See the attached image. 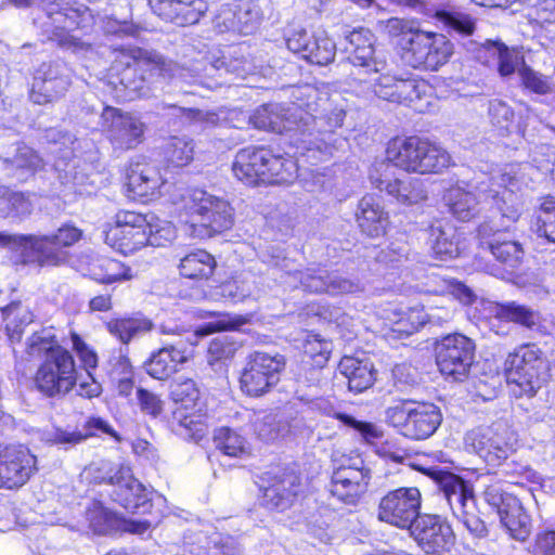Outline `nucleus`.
<instances>
[{
  "label": "nucleus",
  "instance_id": "obj_1",
  "mask_svg": "<svg viewBox=\"0 0 555 555\" xmlns=\"http://www.w3.org/2000/svg\"><path fill=\"white\" fill-rule=\"evenodd\" d=\"M241 48H234L229 53L232 59L227 60L224 53L221 56L212 55L208 65L196 61L192 68H185L172 61H166L156 52L141 48H120L113 50V61L109 68L111 76H116L118 82L139 96H146L152 89H156L163 82L175 80L188 83L201 82L203 78L218 75L222 78L225 74L245 77L253 73L251 64L243 57Z\"/></svg>",
  "mask_w": 555,
  "mask_h": 555
},
{
  "label": "nucleus",
  "instance_id": "obj_2",
  "mask_svg": "<svg viewBox=\"0 0 555 555\" xmlns=\"http://www.w3.org/2000/svg\"><path fill=\"white\" fill-rule=\"evenodd\" d=\"M534 168L529 164H508L490 175L482 173L476 181L456 183L443 194L450 212L461 221H468L480 210L479 206L491 202L501 215L502 229L518 220L522 202L517 194L532 181Z\"/></svg>",
  "mask_w": 555,
  "mask_h": 555
},
{
  "label": "nucleus",
  "instance_id": "obj_3",
  "mask_svg": "<svg viewBox=\"0 0 555 555\" xmlns=\"http://www.w3.org/2000/svg\"><path fill=\"white\" fill-rule=\"evenodd\" d=\"M26 352L33 359H40L34 376V385L40 393L50 398L64 395L77 384L73 356L49 331L34 333L28 338Z\"/></svg>",
  "mask_w": 555,
  "mask_h": 555
},
{
  "label": "nucleus",
  "instance_id": "obj_4",
  "mask_svg": "<svg viewBox=\"0 0 555 555\" xmlns=\"http://www.w3.org/2000/svg\"><path fill=\"white\" fill-rule=\"evenodd\" d=\"M40 5L42 13L34 17V23L48 40L75 53L90 49L76 34L88 31L94 24L88 7L76 0H40Z\"/></svg>",
  "mask_w": 555,
  "mask_h": 555
},
{
  "label": "nucleus",
  "instance_id": "obj_5",
  "mask_svg": "<svg viewBox=\"0 0 555 555\" xmlns=\"http://www.w3.org/2000/svg\"><path fill=\"white\" fill-rule=\"evenodd\" d=\"M297 149L299 158L274 155L271 150L262 146H248L240 150L233 160L232 171L234 176L247 185L287 184L299 177L302 164L313 165L311 159L301 156V150Z\"/></svg>",
  "mask_w": 555,
  "mask_h": 555
},
{
  "label": "nucleus",
  "instance_id": "obj_6",
  "mask_svg": "<svg viewBox=\"0 0 555 555\" xmlns=\"http://www.w3.org/2000/svg\"><path fill=\"white\" fill-rule=\"evenodd\" d=\"M386 158L392 166L418 175L441 173L452 165V157L444 147L418 135L391 139L386 147Z\"/></svg>",
  "mask_w": 555,
  "mask_h": 555
},
{
  "label": "nucleus",
  "instance_id": "obj_7",
  "mask_svg": "<svg viewBox=\"0 0 555 555\" xmlns=\"http://www.w3.org/2000/svg\"><path fill=\"white\" fill-rule=\"evenodd\" d=\"M375 36L365 28L353 29L346 36L344 48L347 60L358 73L349 81L351 91L360 98H364L361 91L364 85L375 88V82L386 75L390 68L386 55L375 49Z\"/></svg>",
  "mask_w": 555,
  "mask_h": 555
},
{
  "label": "nucleus",
  "instance_id": "obj_8",
  "mask_svg": "<svg viewBox=\"0 0 555 555\" xmlns=\"http://www.w3.org/2000/svg\"><path fill=\"white\" fill-rule=\"evenodd\" d=\"M311 120V116L308 113L304 115V107L296 103L288 106L279 103L264 104L255 109L249 117L250 124L257 129L279 133L289 132L295 146L307 150L308 153L312 151V156L315 157L317 153L326 152L328 145L325 144L324 150L319 145L317 150L311 147L313 141L305 137V127Z\"/></svg>",
  "mask_w": 555,
  "mask_h": 555
},
{
  "label": "nucleus",
  "instance_id": "obj_9",
  "mask_svg": "<svg viewBox=\"0 0 555 555\" xmlns=\"http://www.w3.org/2000/svg\"><path fill=\"white\" fill-rule=\"evenodd\" d=\"M548 363L535 344H525L505 360L506 380L515 396L532 397L548 378Z\"/></svg>",
  "mask_w": 555,
  "mask_h": 555
},
{
  "label": "nucleus",
  "instance_id": "obj_10",
  "mask_svg": "<svg viewBox=\"0 0 555 555\" xmlns=\"http://www.w3.org/2000/svg\"><path fill=\"white\" fill-rule=\"evenodd\" d=\"M95 483L108 482L114 486V500L131 513L145 514L150 511L151 498L145 487L132 475L128 465H114L101 460L87 469Z\"/></svg>",
  "mask_w": 555,
  "mask_h": 555
},
{
  "label": "nucleus",
  "instance_id": "obj_11",
  "mask_svg": "<svg viewBox=\"0 0 555 555\" xmlns=\"http://www.w3.org/2000/svg\"><path fill=\"white\" fill-rule=\"evenodd\" d=\"M270 263L274 269L283 271L282 283L291 287L300 285L304 291L310 293H325L328 295L352 294L363 291L359 281L343 276L339 272H330L323 267H311L305 271H298L293 268L289 259L280 256H272Z\"/></svg>",
  "mask_w": 555,
  "mask_h": 555
},
{
  "label": "nucleus",
  "instance_id": "obj_12",
  "mask_svg": "<svg viewBox=\"0 0 555 555\" xmlns=\"http://www.w3.org/2000/svg\"><path fill=\"white\" fill-rule=\"evenodd\" d=\"M361 91L364 93V99L376 96L403 104L420 114L429 112L433 106L431 87L425 80L397 78L390 74V70L375 82V88L364 85Z\"/></svg>",
  "mask_w": 555,
  "mask_h": 555
},
{
  "label": "nucleus",
  "instance_id": "obj_13",
  "mask_svg": "<svg viewBox=\"0 0 555 555\" xmlns=\"http://www.w3.org/2000/svg\"><path fill=\"white\" fill-rule=\"evenodd\" d=\"M182 202L192 225L198 223L207 235L229 230L234 223V209L223 196L194 189L182 196Z\"/></svg>",
  "mask_w": 555,
  "mask_h": 555
},
{
  "label": "nucleus",
  "instance_id": "obj_14",
  "mask_svg": "<svg viewBox=\"0 0 555 555\" xmlns=\"http://www.w3.org/2000/svg\"><path fill=\"white\" fill-rule=\"evenodd\" d=\"M438 482L457 521L461 522L473 537H485L487 534V527L479 517L472 483L452 473H440Z\"/></svg>",
  "mask_w": 555,
  "mask_h": 555
},
{
  "label": "nucleus",
  "instance_id": "obj_15",
  "mask_svg": "<svg viewBox=\"0 0 555 555\" xmlns=\"http://www.w3.org/2000/svg\"><path fill=\"white\" fill-rule=\"evenodd\" d=\"M230 327L232 325L224 321L210 322L198 327L195 333H189L185 337L165 345L145 362L146 373L155 379L168 378L192 357V347L197 336H206Z\"/></svg>",
  "mask_w": 555,
  "mask_h": 555
},
{
  "label": "nucleus",
  "instance_id": "obj_16",
  "mask_svg": "<svg viewBox=\"0 0 555 555\" xmlns=\"http://www.w3.org/2000/svg\"><path fill=\"white\" fill-rule=\"evenodd\" d=\"M465 444L489 465L499 466L516 452L518 436L506 423L498 422L468 431Z\"/></svg>",
  "mask_w": 555,
  "mask_h": 555
},
{
  "label": "nucleus",
  "instance_id": "obj_17",
  "mask_svg": "<svg viewBox=\"0 0 555 555\" xmlns=\"http://www.w3.org/2000/svg\"><path fill=\"white\" fill-rule=\"evenodd\" d=\"M453 53L452 42L442 34L416 30L409 34L402 60L411 67L438 70Z\"/></svg>",
  "mask_w": 555,
  "mask_h": 555
},
{
  "label": "nucleus",
  "instance_id": "obj_18",
  "mask_svg": "<svg viewBox=\"0 0 555 555\" xmlns=\"http://www.w3.org/2000/svg\"><path fill=\"white\" fill-rule=\"evenodd\" d=\"M387 422L402 436L423 440L436 433L441 424L440 409L433 403H402L386 410Z\"/></svg>",
  "mask_w": 555,
  "mask_h": 555
},
{
  "label": "nucleus",
  "instance_id": "obj_19",
  "mask_svg": "<svg viewBox=\"0 0 555 555\" xmlns=\"http://www.w3.org/2000/svg\"><path fill=\"white\" fill-rule=\"evenodd\" d=\"M82 237V231L72 223H65L50 235H28L22 238L26 261L40 266H57L67 258L65 248Z\"/></svg>",
  "mask_w": 555,
  "mask_h": 555
},
{
  "label": "nucleus",
  "instance_id": "obj_20",
  "mask_svg": "<svg viewBox=\"0 0 555 555\" xmlns=\"http://www.w3.org/2000/svg\"><path fill=\"white\" fill-rule=\"evenodd\" d=\"M147 216L119 210L104 230L105 243L116 251L128 256L147 246Z\"/></svg>",
  "mask_w": 555,
  "mask_h": 555
},
{
  "label": "nucleus",
  "instance_id": "obj_21",
  "mask_svg": "<svg viewBox=\"0 0 555 555\" xmlns=\"http://www.w3.org/2000/svg\"><path fill=\"white\" fill-rule=\"evenodd\" d=\"M422 494L416 487H401L387 492L377 506V519L402 530H409L421 515Z\"/></svg>",
  "mask_w": 555,
  "mask_h": 555
},
{
  "label": "nucleus",
  "instance_id": "obj_22",
  "mask_svg": "<svg viewBox=\"0 0 555 555\" xmlns=\"http://www.w3.org/2000/svg\"><path fill=\"white\" fill-rule=\"evenodd\" d=\"M312 111L311 104L307 103V109L304 108V115L308 113L312 120L305 127V137L313 141L311 144L313 150H317L318 145L324 150L325 144L328 145V150L326 152L317 153L315 157L312 156V151L308 153L307 150H301V156L307 157L308 162L311 159L312 164H318L333 154L336 143L334 131L343 126L346 111L343 106L332 107L331 105L328 108H324V114L319 116L314 115Z\"/></svg>",
  "mask_w": 555,
  "mask_h": 555
},
{
  "label": "nucleus",
  "instance_id": "obj_23",
  "mask_svg": "<svg viewBox=\"0 0 555 555\" xmlns=\"http://www.w3.org/2000/svg\"><path fill=\"white\" fill-rule=\"evenodd\" d=\"M284 365L282 356L250 354L240 377L242 391L250 397L264 395L279 383Z\"/></svg>",
  "mask_w": 555,
  "mask_h": 555
},
{
  "label": "nucleus",
  "instance_id": "obj_24",
  "mask_svg": "<svg viewBox=\"0 0 555 555\" xmlns=\"http://www.w3.org/2000/svg\"><path fill=\"white\" fill-rule=\"evenodd\" d=\"M474 357V341L462 334L443 337L436 348V362L439 371L453 380H463L467 376Z\"/></svg>",
  "mask_w": 555,
  "mask_h": 555
},
{
  "label": "nucleus",
  "instance_id": "obj_25",
  "mask_svg": "<svg viewBox=\"0 0 555 555\" xmlns=\"http://www.w3.org/2000/svg\"><path fill=\"white\" fill-rule=\"evenodd\" d=\"M101 119L103 131L115 150H132L143 141L145 125L139 117L106 106Z\"/></svg>",
  "mask_w": 555,
  "mask_h": 555
},
{
  "label": "nucleus",
  "instance_id": "obj_26",
  "mask_svg": "<svg viewBox=\"0 0 555 555\" xmlns=\"http://www.w3.org/2000/svg\"><path fill=\"white\" fill-rule=\"evenodd\" d=\"M37 470V456L26 446L0 447V489L21 488Z\"/></svg>",
  "mask_w": 555,
  "mask_h": 555
},
{
  "label": "nucleus",
  "instance_id": "obj_27",
  "mask_svg": "<svg viewBox=\"0 0 555 555\" xmlns=\"http://www.w3.org/2000/svg\"><path fill=\"white\" fill-rule=\"evenodd\" d=\"M286 46L293 53L319 66L330 64L336 55V43L324 30L293 29L286 37Z\"/></svg>",
  "mask_w": 555,
  "mask_h": 555
},
{
  "label": "nucleus",
  "instance_id": "obj_28",
  "mask_svg": "<svg viewBox=\"0 0 555 555\" xmlns=\"http://www.w3.org/2000/svg\"><path fill=\"white\" fill-rule=\"evenodd\" d=\"M262 482V504L269 509L288 508L301 489L299 476L281 468L266 472Z\"/></svg>",
  "mask_w": 555,
  "mask_h": 555
},
{
  "label": "nucleus",
  "instance_id": "obj_29",
  "mask_svg": "<svg viewBox=\"0 0 555 555\" xmlns=\"http://www.w3.org/2000/svg\"><path fill=\"white\" fill-rule=\"evenodd\" d=\"M69 85L68 68L64 63H43L34 76L30 100L39 105L52 103L65 94Z\"/></svg>",
  "mask_w": 555,
  "mask_h": 555
},
{
  "label": "nucleus",
  "instance_id": "obj_30",
  "mask_svg": "<svg viewBox=\"0 0 555 555\" xmlns=\"http://www.w3.org/2000/svg\"><path fill=\"white\" fill-rule=\"evenodd\" d=\"M370 478V470L363 467L362 460L341 464L332 474L330 492L340 502L353 505L366 491Z\"/></svg>",
  "mask_w": 555,
  "mask_h": 555
},
{
  "label": "nucleus",
  "instance_id": "obj_31",
  "mask_svg": "<svg viewBox=\"0 0 555 555\" xmlns=\"http://www.w3.org/2000/svg\"><path fill=\"white\" fill-rule=\"evenodd\" d=\"M409 531L426 553L447 551L454 542L451 526L437 515H420Z\"/></svg>",
  "mask_w": 555,
  "mask_h": 555
},
{
  "label": "nucleus",
  "instance_id": "obj_32",
  "mask_svg": "<svg viewBox=\"0 0 555 555\" xmlns=\"http://www.w3.org/2000/svg\"><path fill=\"white\" fill-rule=\"evenodd\" d=\"M86 521L94 534H108L116 530H125L135 534L146 532L153 525L152 520L125 519L104 507L101 502L93 501L86 511Z\"/></svg>",
  "mask_w": 555,
  "mask_h": 555
},
{
  "label": "nucleus",
  "instance_id": "obj_33",
  "mask_svg": "<svg viewBox=\"0 0 555 555\" xmlns=\"http://www.w3.org/2000/svg\"><path fill=\"white\" fill-rule=\"evenodd\" d=\"M481 244L487 245L494 258L513 271L522 262L525 251L520 243L511 238L500 227L483 223L478 229Z\"/></svg>",
  "mask_w": 555,
  "mask_h": 555
},
{
  "label": "nucleus",
  "instance_id": "obj_34",
  "mask_svg": "<svg viewBox=\"0 0 555 555\" xmlns=\"http://www.w3.org/2000/svg\"><path fill=\"white\" fill-rule=\"evenodd\" d=\"M261 20L260 8L251 1L222 7L215 24L219 31H234L242 35L251 34Z\"/></svg>",
  "mask_w": 555,
  "mask_h": 555
},
{
  "label": "nucleus",
  "instance_id": "obj_35",
  "mask_svg": "<svg viewBox=\"0 0 555 555\" xmlns=\"http://www.w3.org/2000/svg\"><path fill=\"white\" fill-rule=\"evenodd\" d=\"M166 179L159 168L151 163H132L127 173V196L152 198L160 194Z\"/></svg>",
  "mask_w": 555,
  "mask_h": 555
},
{
  "label": "nucleus",
  "instance_id": "obj_36",
  "mask_svg": "<svg viewBox=\"0 0 555 555\" xmlns=\"http://www.w3.org/2000/svg\"><path fill=\"white\" fill-rule=\"evenodd\" d=\"M149 4L159 17L179 26L197 23L208 9L205 0H149Z\"/></svg>",
  "mask_w": 555,
  "mask_h": 555
},
{
  "label": "nucleus",
  "instance_id": "obj_37",
  "mask_svg": "<svg viewBox=\"0 0 555 555\" xmlns=\"http://www.w3.org/2000/svg\"><path fill=\"white\" fill-rule=\"evenodd\" d=\"M378 169L376 168L370 175L372 184L380 191L385 190L387 194L392 196L398 203L414 205L427 198V191L422 180L416 178L389 180L382 175H376Z\"/></svg>",
  "mask_w": 555,
  "mask_h": 555
},
{
  "label": "nucleus",
  "instance_id": "obj_38",
  "mask_svg": "<svg viewBox=\"0 0 555 555\" xmlns=\"http://www.w3.org/2000/svg\"><path fill=\"white\" fill-rule=\"evenodd\" d=\"M170 396L176 403L181 404V409L175 413L176 417L179 418L180 425L196 433L201 431L202 428L199 426L202 423L199 418L202 416L188 412L189 410L196 409L199 399V390L195 382L190 378L175 380L170 387Z\"/></svg>",
  "mask_w": 555,
  "mask_h": 555
},
{
  "label": "nucleus",
  "instance_id": "obj_39",
  "mask_svg": "<svg viewBox=\"0 0 555 555\" xmlns=\"http://www.w3.org/2000/svg\"><path fill=\"white\" fill-rule=\"evenodd\" d=\"M356 220L361 232L370 237H380L389 227V215L374 195H364L356 212Z\"/></svg>",
  "mask_w": 555,
  "mask_h": 555
},
{
  "label": "nucleus",
  "instance_id": "obj_40",
  "mask_svg": "<svg viewBox=\"0 0 555 555\" xmlns=\"http://www.w3.org/2000/svg\"><path fill=\"white\" fill-rule=\"evenodd\" d=\"M433 318L423 307H412L403 310L397 306H391L383 311L385 325L398 336L414 334L426 323L433 322Z\"/></svg>",
  "mask_w": 555,
  "mask_h": 555
},
{
  "label": "nucleus",
  "instance_id": "obj_41",
  "mask_svg": "<svg viewBox=\"0 0 555 555\" xmlns=\"http://www.w3.org/2000/svg\"><path fill=\"white\" fill-rule=\"evenodd\" d=\"M462 232L449 221H439L430 228L431 251L436 259L449 260L457 257L464 249Z\"/></svg>",
  "mask_w": 555,
  "mask_h": 555
},
{
  "label": "nucleus",
  "instance_id": "obj_42",
  "mask_svg": "<svg viewBox=\"0 0 555 555\" xmlns=\"http://www.w3.org/2000/svg\"><path fill=\"white\" fill-rule=\"evenodd\" d=\"M85 275L104 284L129 281L133 278L131 268L108 257L87 256Z\"/></svg>",
  "mask_w": 555,
  "mask_h": 555
},
{
  "label": "nucleus",
  "instance_id": "obj_43",
  "mask_svg": "<svg viewBox=\"0 0 555 555\" xmlns=\"http://www.w3.org/2000/svg\"><path fill=\"white\" fill-rule=\"evenodd\" d=\"M7 175L17 181H26L35 172L44 167V162L31 147L18 144L13 157H4Z\"/></svg>",
  "mask_w": 555,
  "mask_h": 555
},
{
  "label": "nucleus",
  "instance_id": "obj_44",
  "mask_svg": "<svg viewBox=\"0 0 555 555\" xmlns=\"http://www.w3.org/2000/svg\"><path fill=\"white\" fill-rule=\"evenodd\" d=\"M298 399L308 404L311 410L319 411L324 415L333 416L339 420L344 425L353 428L367 442H372L374 439L379 437V431L374 424L358 421L353 416L346 413L336 412L332 403L326 399H310L299 395Z\"/></svg>",
  "mask_w": 555,
  "mask_h": 555
},
{
  "label": "nucleus",
  "instance_id": "obj_45",
  "mask_svg": "<svg viewBox=\"0 0 555 555\" xmlns=\"http://www.w3.org/2000/svg\"><path fill=\"white\" fill-rule=\"evenodd\" d=\"M339 372L347 378L350 391L362 392L374 383L373 364L369 360L345 356L339 364Z\"/></svg>",
  "mask_w": 555,
  "mask_h": 555
},
{
  "label": "nucleus",
  "instance_id": "obj_46",
  "mask_svg": "<svg viewBox=\"0 0 555 555\" xmlns=\"http://www.w3.org/2000/svg\"><path fill=\"white\" fill-rule=\"evenodd\" d=\"M489 310L499 320L513 322L529 330L535 328L541 322L539 311L516 301L489 302Z\"/></svg>",
  "mask_w": 555,
  "mask_h": 555
},
{
  "label": "nucleus",
  "instance_id": "obj_47",
  "mask_svg": "<svg viewBox=\"0 0 555 555\" xmlns=\"http://www.w3.org/2000/svg\"><path fill=\"white\" fill-rule=\"evenodd\" d=\"M332 341L321 338L319 334H308L304 343V356L309 359L308 362L313 370L310 371V378H307V385L318 386L320 383V369L328 361L332 352Z\"/></svg>",
  "mask_w": 555,
  "mask_h": 555
},
{
  "label": "nucleus",
  "instance_id": "obj_48",
  "mask_svg": "<svg viewBox=\"0 0 555 555\" xmlns=\"http://www.w3.org/2000/svg\"><path fill=\"white\" fill-rule=\"evenodd\" d=\"M214 256L204 249H196L184 256L179 264L180 273L188 279H208L216 269Z\"/></svg>",
  "mask_w": 555,
  "mask_h": 555
},
{
  "label": "nucleus",
  "instance_id": "obj_49",
  "mask_svg": "<svg viewBox=\"0 0 555 555\" xmlns=\"http://www.w3.org/2000/svg\"><path fill=\"white\" fill-rule=\"evenodd\" d=\"M76 144H78L77 140H74L70 134L66 133L62 135V142L54 140L50 149V153L56 157L52 164L53 168L59 172H64L66 178L73 177L74 180H77V176L72 170L79 163L76 154Z\"/></svg>",
  "mask_w": 555,
  "mask_h": 555
},
{
  "label": "nucleus",
  "instance_id": "obj_50",
  "mask_svg": "<svg viewBox=\"0 0 555 555\" xmlns=\"http://www.w3.org/2000/svg\"><path fill=\"white\" fill-rule=\"evenodd\" d=\"M3 315L9 340L11 344L20 343L26 326L33 323V312L22 302H11L3 309Z\"/></svg>",
  "mask_w": 555,
  "mask_h": 555
},
{
  "label": "nucleus",
  "instance_id": "obj_51",
  "mask_svg": "<svg viewBox=\"0 0 555 555\" xmlns=\"http://www.w3.org/2000/svg\"><path fill=\"white\" fill-rule=\"evenodd\" d=\"M483 51L495 60L501 77L513 75L525 64L524 55L517 49H509L504 43L489 41L483 47Z\"/></svg>",
  "mask_w": 555,
  "mask_h": 555
},
{
  "label": "nucleus",
  "instance_id": "obj_52",
  "mask_svg": "<svg viewBox=\"0 0 555 555\" xmlns=\"http://www.w3.org/2000/svg\"><path fill=\"white\" fill-rule=\"evenodd\" d=\"M220 294L233 304L243 302L247 298H258L260 292L253 275H241L227 281L220 286Z\"/></svg>",
  "mask_w": 555,
  "mask_h": 555
},
{
  "label": "nucleus",
  "instance_id": "obj_53",
  "mask_svg": "<svg viewBox=\"0 0 555 555\" xmlns=\"http://www.w3.org/2000/svg\"><path fill=\"white\" fill-rule=\"evenodd\" d=\"M217 449L224 455L231 457H242L249 452L247 440L237 431L222 427L216 430L214 437Z\"/></svg>",
  "mask_w": 555,
  "mask_h": 555
},
{
  "label": "nucleus",
  "instance_id": "obj_54",
  "mask_svg": "<svg viewBox=\"0 0 555 555\" xmlns=\"http://www.w3.org/2000/svg\"><path fill=\"white\" fill-rule=\"evenodd\" d=\"M106 327L121 343L128 344L137 335L149 332L152 323L142 318H124L111 320Z\"/></svg>",
  "mask_w": 555,
  "mask_h": 555
},
{
  "label": "nucleus",
  "instance_id": "obj_55",
  "mask_svg": "<svg viewBox=\"0 0 555 555\" xmlns=\"http://www.w3.org/2000/svg\"><path fill=\"white\" fill-rule=\"evenodd\" d=\"M516 506V511L508 508L505 513H502L500 520L513 539L525 541L531 530L530 518L519 501Z\"/></svg>",
  "mask_w": 555,
  "mask_h": 555
},
{
  "label": "nucleus",
  "instance_id": "obj_56",
  "mask_svg": "<svg viewBox=\"0 0 555 555\" xmlns=\"http://www.w3.org/2000/svg\"><path fill=\"white\" fill-rule=\"evenodd\" d=\"M238 349V343L233 335L220 334L212 338L207 349V361L214 366L218 362L232 359Z\"/></svg>",
  "mask_w": 555,
  "mask_h": 555
},
{
  "label": "nucleus",
  "instance_id": "obj_57",
  "mask_svg": "<svg viewBox=\"0 0 555 555\" xmlns=\"http://www.w3.org/2000/svg\"><path fill=\"white\" fill-rule=\"evenodd\" d=\"M537 234L550 243H555V198L546 196L542 199L537 215Z\"/></svg>",
  "mask_w": 555,
  "mask_h": 555
},
{
  "label": "nucleus",
  "instance_id": "obj_58",
  "mask_svg": "<svg viewBox=\"0 0 555 555\" xmlns=\"http://www.w3.org/2000/svg\"><path fill=\"white\" fill-rule=\"evenodd\" d=\"M483 499L486 503L496 511L500 516L508 508H516V503L519 501L515 495L505 490L504 485L500 481L493 482L483 491Z\"/></svg>",
  "mask_w": 555,
  "mask_h": 555
},
{
  "label": "nucleus",
  "instance_id": "obj_59",
  "mask_svg": "<svg viewBox=\"0 0 555 555\" xmlns=\"http://www.w3.org/2000/svg\"><path fill=\"white\" fill-rule=\"evenodd\" d=\"M165 154L168 162L173 166H186L193 159V140L185 137H173L167 143Z\"/></svg>",
  "mask_w": 555,
  "mask_h": 555
},
{
  "label": "nucleus",
  "instance_id": "obj_60",
  "mask_svg": "<svg viewBox=\"0 0 555 555\" xmlns=\"http://www.w3.org/2000/svg\"><path fill=\"white\" fill-rule=\"evenodd\" d=\"M147 245L154 247H163L175 240L176 228L171 222L162 220L155 216L147 217Z\"/></svg>",
  "mask_w": 555,
  "mask_h": 555
},
{
  "label": "nucleus",
  "instance_id": "obj_61",
  "mask_svg": "<svg viewBox=\"0 0 555 555\" xmlns=\"http://www.w3.org/2000/svg\"><path fill=\"white\" fill-rule=\"evenodd\" d=\"M0 202H5L8 209L15 216L29 215L34 208V202L29 194L13 192L0 184Z\"/></svg>",
  "mask_w": 555,
  "mask_h": 555
},
{
  "label": "nucleus",
  "instance_id": "obj_62",
  "mask_svg": "<svg viewBox=\"0 0 555 555\" xmlns=\"http://www.w3.org/2000/svg\"><path fill=\"white\" fill-rule=\"evenodd\" d=\"M438 20L450 29L463 36H469L475 30L473 17L461 11H439Z\"/></svg>",
  "mask_w": 555,
  "mask_h": 555
},
{
  "label": "nucleus",
  "instance_id": "obj_63",
  "mask_svg": "<svg viewBox=\"0 0 555 555\" xmlns=\"http://www.w3.org/2000/svg\"><path fill=\"white\" fill-rule=\"evenodd\" d=\"M254 427L258 437L267 442L278 439L285 430V425L273 413L258 415Z\"/></svg>",
  "mask_w": 555,
  "mask_h": 555
},
{
  "label": "nucleus",
  "instance_id": "obj_64",
  "mask_svg": "<svg viewBox=\"0 0 555 555\" xmlns=\"http://www.w3.org/2000/svg\"><path fill=\"white\" fill-rule=\"evenodd\" d=\"M519 77L522 86L531 92L546 94L552 90V80L526 64L519 68Z\"/></svg>",
  "mask_w": 555,
  "mask_h": 555
}]
</instances>
